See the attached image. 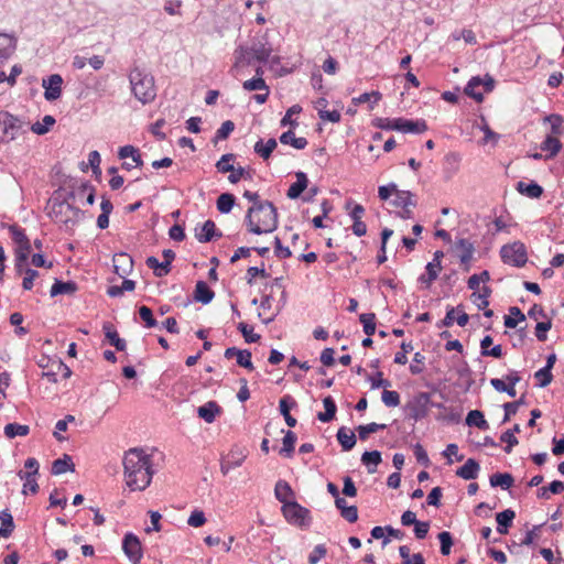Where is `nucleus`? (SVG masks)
Listing matches in <instances>:
<instances>
[{"mask_svg":"<svg viewBox=\"0 0 564 564\" xmlns=\"http://www.w3.org/2000/svg\"><path fill=\"white\" fill-rule=\"evenodd\" d=\"M243 197L252 203L245 217L248 231L254 235L274 231L279 225L278 209L274 204L270 200H260L257 192L245 191Z\"/></svg>","mask_w":564,"mask_h":564,"instance_id":"f257e3e1","label":"nucleus"},{"mask_svg":"<svg viewBox=\"0 0 564 564\" xmlns=\"http://www.w3.org/2000/svg\"><path fill=\"white\" fill-rule=\"evenodd\" d=\"M127 486L131 490H144L151 484L154 470L151 457L141 448H130L123 457Z\"/></svg>","mask_w":564,"mask_h":564,"instance_id":"f03ea898","label":"nucleus"},{"mask_svg":"<svg viewBox=\"0 0 564 564\" xmlns=\"http://www.w3.org/2000/svg\"><path fill=\"white\" fill-rule=\"evenodd\" d=\"M129 80L134 97L142 104L150 102L155 98L154 77L150 73L134 67L129 75Z\"/></svg>","mask_w":564,"mask_h":564,"instance_id":"7ed1b4c3","label":"nucleus"},{"mask_svg":"<svg viewBox=\"0 0 564 564\" xmlns=\"http://www.w3.org/2000/svg\"><path fill=\"white\" fill-rule=\"evenodd\" d=\"M272 53V47L267 41L258 40L251 46L239 45L235 52L234 68L243 67L251 64V58H246V55L253 54L254 61L259 63H267Z\"/></svg>","mask_w":564,"mask_h":564,"instance_id":"20e7f679","label":"nucleus"},{"mask_svg":"<svg viewBox=\"0 0 564 564\" xmlns=\"http://www.w3.org/2000/svg\"><path fill=\"white\" fill-rule=\"evenodd\" d=\"M77 193L72 189L67 192L61 203L54 204V218L65 225L66 228H70L78 224L84 217V212L73 205Z\"/></svg>","mask_w":564,"mask_h":564,"instance_id":"39448f33","label":"nucleus"},{"mask_svg":"<svg viewBox=\"0 0 564 564\" xmlns=\"http://www.w3.org/2000/svg\"><path fill=\"white\" fill-rule=\"evenodd\" d=\"M288 522L300 528H308L312 522L311 511L297 503L295 500L284 502L281 508Z\"/></svg>","mask_w":564,"mask_h":564,"instance_id":"423d86ee","label":"nucleus"},{"mask_svg":"<svg viewBox=\"0 0 564 564\" xmlns=\"http://www.w3.org/2000/svg\"><path fill=\"white\" fill-rule=\"evenodd\" d=\"M500 257L505 263L512 264L518 268L525 265L528 261L527 248L521 241H514L502 246L500 249Z\"/></svg>","mask_w":564,"mask_h":564,"instance_id":"0eeeda50","label":"nucleus"},{"mask_svg":"<svg viewBox=\"0 0 564 564\" xmlns=\"http://www.w3.org/2000/svg\"><path fill=\"white\" fill-rule=\"evenodd\" d=\"M430 403V393L419 392L405 404L404 410L410 419L420 421L427 415Z\"/></svg>","mask_w":564,"mask_h":564,"instance_id":"6e6552de","label":"nucleus"},{"mask_svg":"<svg viewBox=\"0 0 564 564\" xmlns=\"http://www.w3.org/2000/svg\"><path fill=\"white\" fill-rule=\"evenodd\" d=\"M26 124L25 121L7 111H0V128L8 141L15 139L20 133H24Z\"/></svg>","mask_w":564,"mask_h":564,"instance_id":"1a4fd4ad","label":"nucleus"},{"mask_svg":"<svg viewBox=\"0 0 564 564\" xmlns=\"http://www.w3.org/2000/svg\"><path fill=\"white\" fill-rule=\"evenodd\" d=\"M122 550L132 564H139L143 556L140 539L129 532L123 536Z\"/></svg>","mask_w":564,"mask_h":564,"instance_id":"9d476101","label":"nucleus"},{"mask_svg":"<svg viewBox=\"0 0 564 564\" xmlns=\"http://www.w3.org/2000/svg\"><path fill=\"white\" fill-rule=\"evenodd\" d=\"M395 131L403 133H423L427 130V124L424 119L410 120L405 118H395V124L393 126Z\"/></svg>","mask_w":564,"mask_h":564,"instance_id":"9b49d317","label":"nucleus"},{"mask_svg":"<svg viewBox=\"0 0 564 564\" xmlns=\"http://www.w3.org/2000/svg\"><path fill=\"white\" fill-rule=\"evenodd\" d=\"M63 78L58 74H53L43 79L42 86L45 88L44 97L48 101L56 100L62 95Z\"/></svg>","mask_w":564,"mask_h":564,"instance_id":"f8f14e48","label":"nucleus"},{"mask_svg":"<svg viewBox=\"0 0 564 564\" xmlns=\"http://www.w3.org/2000/svg\"><path fill=\"white\" fill-rule=\"evenodd\" d=\"M454 248L460 251L458 254L460 264L463 265L464 271L468 272L470 269V261L475 252L474 243L468 239L460 238L456 240Z\"/></svg>","mask_w":564,"mask_h":564,"instance_id":"ddd939ff","label":"nucleus"},{"mask_svg":"<svg viewBox=\"0 0 564 564\" xmlns=\"http://www.w3.org/2000/svg\"><path fill=\"white\" fill-rule=\"evenodd\" d=\"M112 261H113V271L120 278H124L126 275H129L132 272L133 260L128 253H126V252L116 253L113 256Z\"/></svg>","mask_w":564,"mask_h":564,"instance_id":"4468645a","label":"nucleus"},{"mask_svg":"<svg viewBox=\"0 0 564 564\" xmlns=\"http://www.w3.org/2000/svg\"><path fill=\"white\" fill-rule=\"evenodd\" d=\"M223 412L221 406L216 401H208L197 409L198 417L207 423H213L217 415Z\"/></svg>","mask_w":564,"mask_h":564,"instance_id":"2eb2a0df","label":"nucleus"},{"mask_svg":"<svg viewBox=\"0 0 564 564\" xmlns=\"http://www.w3.org/2000/svg\"><path fill=\"white\" fill-rule=\"evenodd\" d=\"M223 234L220 231L216 230V225L213 220L208 219L206 220L200 229V232L196 230L195 237L199 242H209L214 238H220Z\"/></svg>","mask_w":564,"mask_h":564,"instance_id":"dca6fc26","label":"nucleus"},{"mask_svg":"<svg viewBox=\"0 0 564 564\" xmlns=\"http://www.w3.org/2000/svg\"><path fill=\"white\" fill-rule=\"evenodd\" d=\"M78 290V285L74 281H62L55 279L53 285L51 286L50 295L55 297L57 295L66 294L73 295Z\"/></svg>","mask_w":564,"mask_h":564,"instance_id":"f3484780","label":"nucleus"},{"mask_svg":"<svg viewBox=\"0 0 564 564\" xmlns=\"http://www.w3.org/2000/svg\"><path fill=\"white\" fill-rule=\"evenodd\" d=\"M480 466L474 458H468L466 463L456 470V475L465 480L476 479Z\"/></svg>","mask_w":564,"mask_h":564,"instance_id":"a211bd4d","label":"nucleus"},{"mask_svg":"<svg viewBox=\"0 0 564 564\" xmlns=\"http://www.w3.org/2000/svg\"><path fill=\"white\" fill-rule=\"evenodd\" d=\"M516 512L512 509H506L496 514L497 531L500 534H507L510 527H512Z\"/></svg>","mask_w":564,"mask_h":564,"instance_id":"6ab92c4d","label":"nucleus"},{"mask_svg":"<svg viewBox=\"0 0 564 564\" xmlns=\"http://www.w3.org/2000/svg\"><path fill=\"white\" fill-rule=\"evenodd\" d=\"M516 188L520 194L529 198H540L544 192L543 187L534 181L530 183L520 181L517 183Z\"/></svg>","mask_w":564,"mask_h":564,"instance_id":"aec40b11","label":"nucleus"},{"mask_svg":"<svg viewBox=\"0 0 564 564\" xmlns=\"http://www.w3.org/2000/svg\"><path fill=\"white\" fill-rule=\"evenodd\" d=\"M102 328L105 332V336L111 346H113L118 351L126 350V340L120 338L118 332L113 328L112 324L107 322L104 324Z\"/></svg>","mask_w":564,"mask_h":564,"instance_id":"412c9836","label":"nucleus"},{"mask_svg":"<svg viewBox=\"0 0 564 564\" xmlns=\"http://www.w3.org/2000/svg\"><path fill=\"white\" fill-rule=\"evenodd\" d=\"M215 296L214 291L204 281H198L195 285L194 300L202 304H208Z\"/></svg>","mask_w":564,"mask_h":564,"instance_id":"4be33fe9","label":"nucleus"},{"mask_svg":"<svg viewBox=\"0 0 564 564\" xmlns=\"http://www.w3.org/2000/svg\"><path fill=\"white\" fill-rule=\"evenodd\" d=\"M336 437L345 452L351 451L357 442L355 433L345 426L338 430Z\"/></svg>","mask_w":564,"mask_h":564,"instance_id":"5701e85b","label":"nucleus"},{"mask_svg":"<svg viewBox=\"0 0 564 564\" xmlns=\"http://www.w3.org/2000/svg\"><path fill=\"white\" fill-rule=\"evenodd\" d=\"M51 471L53 475H62L66 471H75V464L73 463L69 455L64 454L62 458H57L53 462Z\"/></svg>","mask_w":564,"mask_h":564,"instance_id":"b1692460","label":"nucleus"},{"mask_svg":"<svg viewBox=\"0 0 564 564\" xmlns=\"http://www.w3.org/2000/svg\"><path fill=\"white\" fill-rule=\"evenodd\" d=\"M323 404L325 408L324 412L317 413V419L321 422L328 423L335 419L337 406L334 399L330 395H327L323 399Z\"/></svg>","mask_w":564,"mask_h":564,"instance_id":"393cba45","label":"nucleus"},{"mask_svg":"<svg viewBox=\"0 0 564 564\" xmlns=\"http://www.w3.org/2000/svg\"><path fill=\"white\" fill-rule=\"evenodd\" d=\"M276 147L278 142L274 138H270L265 143L260 139L254 144L253 150L259 156L267 161L271 156L272 152L276 149Z\"/></svg>","mask_w":564,"mask_h":564,"instance_id":"a878e982","label":"nucleus"},{"mask_svg":"<svg viewBox=\"0 0 564 564\" xmlns=\"http://www.w3.org/2000/svg\"><path fill=\"white\" fill-rule=\"evenodd\" d=\"M444 257V252L437 250L434 252L433 260L429 262L425 267L427 272V280L435 281L438 276L440 271L442 270V258Z\"/></svg>","mask_w":564,"mask_h":564,"instance_id":"bb28decb","label":"nucleus"},{"mask_svg":"<svg viewBox=\"0 0 564 564\" xmlns=\"http://www.w3.org/2000/svg\"><path fill=\"white\" fill-rule=\"evenodd\" d=\"M394 195L395 198L391 202L394 207L405 208L416 206V202L413 199L414 194L412 192L398 189Z\"/></svg>","mask_w":564,"mask_h":564,"instance_id":"cd10ccee","label":"nucleus"},{"mask_svg":"<svg viewBox=\"0 0 564 564\" xmlns=\"http://www.w3.org/2000/svg\"><path fill=\"white\" fill-rule=\"evenodd\" d=\"M468 426H476L479 430L486 431L489 429L488 422L485 420V415L479 410H471L468 412L466 420Z\"/></svg>","mask_w":564,"mask_h":564,"instance_id":"c85d7f7f","label":"nucleus"},{"mask_svg":"<svg viewBox=\"0 0 564 564\" xmlns=\"http://www.w3.org/2000/svg\"><path fill=\"white\" fill-rule=\"evenodd\" d=\"M0 521H1V528H0L1 538H9L12 534L15 525H14L13 517L8 509L0 511Z\"/></svg>","mask_w":564,"mask_h":564,"instance_id":"c756f323","label":"nucleus"},{"mask_svg":"<svg viewBox=\"0 0 564 564\" xmlns=\"http://www.w3.org/2000/svg\"><path fill=\"white\" fill-rule=\"evenodd\" d=\"M382 462L381 453L379 451H366L361 455V463L367 466L368 473L373 474L376 467Z\"/></svg>","mask_w":564,"mask_h":564,"instance_id":"7c9ffc66","label":"nucleus"},{"mask_svg":"<svg viewBox=\"0 0 564 564\" xmlns=\"http://www.w3.org/2000/svg\"><path fill=\"white\" fill-rule=\"evenodd\" d=\"M279 140L282 144H290L297 150H303L307 145V140L303 137L296 138L292 130L283 132Z\"/></svg>","mask_w":564,"mask_h":564,"instance_id":"2f4dec72","label":"nucleus"},{"mask_svg":"<svg viewBox=\"0 0 564 564\" xmlns=\"http://www.w3.org/2000/svg\"><path fill=\"white\" fill-rule=\"evenodd\" d=\"M489 482L491 487L509 489L513 485L514 478L509 473H496L490 476Z\"/></svg>","mask_w":564,"mask_h":564,"instance_id":"473e14b6","label":"nucleus"},{"mask_svg":"<svg viewBox=\"0 0 564 564\" xmlns=\"http://www.w3.org/2000/svg\"><path fill=\"white\" fill-rule=\"evenodd\" d=\"M147 265L153 270L154 275L158 278L165 276L171 271V265L167 261L160 262L155 257L151 256L145 260Z\"/></svg>","mask_w":564,"mask_h":564,"instance_id":"72a5a7b5","label":"nucleus"},{"mask_svg":"<svg viewBox=\"0 0 564 564\" xmlns=\"http://www.w3.org/2000/svg\"><path fill=\"white\" fill-rule=\"evenodd\" d=\"M119 159H127L131 158L132 161L135 163V166L140 167L143 165V160L141 158L140 151L138 148L133 145H123L118 151Z\"/></svg>","mask_w":564,"mask_h":564,"instance_id":"f704fd0d","label":"nucleus"},{"mask_svg":"<svg viewBox=\"0 0 564 564\" xmlns=\"http://www.w3.org/2000/svg\"><path fill=\"white\" fill-rule=\"evenodd\" d=\"M480 84H481V77L474 76L468 80V83L464 89L465 95H467L469 98H473L477 102H481L484 100V95L480 91L476 90V88L479 87Z\"/></svg>","mask_w":564,"mask_h":564,"instance_id":"c9c22d12","label":"nucleus"},{"mask_svg":"<svg viewBox=\"0 0 564 564\" xmlns=\"http://www.w3.org/2000/svg\"><path fill=\"white\" fill-rule=\"evenodd\" d=\"M246 459V455L242 453H230V459L223 460L220 464V470L223 475H227L231 469L239 467L243 460Z\"/></svg>","mask_w":564,"mask_h":564,"instance_id":"e433bc0d","label":"nucleus"},{"mask_svg":"<svg viewBox=\"0 0 564 564\" xmlns=\"http://www.w3.org/2000/svg\"><path fill=\"white\" fill-rule=\"evenodd\" d=\"M236 197L231 193H223L218 196L216 200V206L219 213L228 214L231 212L235 206Z\"/></svg>","mask_w":564,"mask_h":564,"instance_id":"4c0bfd02","label":"nucleus"},{"mask_svg":"<svg viewBox=\"0 0 564 564\" xmlns=\"http://www.w3.org/2000/svg\"><path fill=\"white\" fill-rule=\"evenodd\" d=\"M274 495L275 498L284 505V502H290L288 498L293 497L294 491L289 485V482H286L285 480H279L275 484Z\"/></svg>","mask_w":564,"mask_h":564,"instance_id":"58836bf2","label":"nucleus"},{"mask_svg":"<svg viewBox=\"0 0 564 564\" xmlns=\"http://www.w3.org/2000/svg\"><path fill=\"white\" fill-rule=\"evenodd\" d=\"M2 228H8V230L10 231L11 234V239L12 241L18 246V245H21V243H26V241H29L30 239L28 238L25 231L23 228H21L20 226H18L17 224H12V225H8V224H4L2 223L1 224Z\"/></svg>","mask_w":564,"mask_h":564,"instance_id":"ea45409f","label":"nucleus"},{"mask_svg":"<svg viewBox=\"0 0 564 564\" xmlns=\"http://www.w3.org/2000/svg\"><path fill=\"white\" fill-rule=\"evenodd\" d=\"M561 141L553 135H547L545 140L541 143V150L550 152L549 155H546V159L555 156L561 151Z\"/></svg>","mask_w":564,"mask_h":564,"instance_id":"a19ab883","label":"nucleus"},{"mask_svg":"<svg viewBox=\"0 0 564 564\" xmlns=\"http://www.w3.org/2000/svg\"><path fill=\"white\" fill-rule=\"evenodd\" d=\"M296 440H297L296 434L293 431H291V430L286 431L284 434V437L282 440L283 446L280 449V454L285 457H291L294 453V446H295Z\"/></svg>","mask_w":564,"mask_h":564,"instance_id":"79ce46f5","label":"nucleus"},{"mask_svg":"<svg viewBox=\"0 0 564 564\" xmlns=\"http://www.w3.org/2000/svg\"><path fill=\"white\" fill-rule=\"evenodd\" d=\"M0 40L8 42V46L0 45V58H9L17 48V39L14 35L0 33Z\"/></svg>","mask_w":564,"mask_h":564,"instance_id":"37998d69","label":"nucleus"},{"mask_svg":"<svg viewBox=\"0 0 564 564\" xmlns=\"http://www.w3.org/2000/svg\"><path fill=\"white\" fill-rule=\"evenodd\" d=\"M491 293L492 290L489 286L484 285L481 288V292H474L470 295V299L473 300L474 303L477 304L478 310H485L489 305L488 297L491 295Z\"/></svg>","mask_w":564,"mask_h":564,"instance_id":"c03bdc74","label":"nucleus"},{"mask_svg":"<svg viewBox=\"0 0 564 564\" xmlns=\"http://www.w3.org/2000/svg\"><path fill=\"white\" fill-rule=\"evenodd\" d=\"M509 313L510 315L503 318V324L507 328H516L519 322L525 321V315L517 306H511Z\"/></svg>","mask_w":564,"mask_h":564,"instance_id":"a18cd8bd","label":"nucleus"},{"mask_svg":"<svg viewBox=\"0 0 564 564\" xmlns=\"http://www.w3.org/2000/svg\"><path fill=\"white\" fill-rule=\"evenodd\" d=\"M30 432L28 425H22L19 423H9L4 426V435L8 438H14L15 436H25Z\"/></svg>","mask_w":564,"mask_h":564,"instance_id":"49530a36","label":"nucleus"},{"mask_svg":"<svg viewBox=\"0 0 564 564\" xmlns=\"http://www.w3.org/2000/svg\"><path fill=\"white\" fill-rule=\"evenodd\" d=\"M387 427L386 424H380V423H376V422H372V423H369L367 425H359L357 426V432H358V436L361 441H366L369 435L371 433H376L380 430H384Z\"/></svg>","mask_w":564,"mask_h":564,"instance_id":"de8ad7c7","label":"nucleus"},{"mask_svg":"<svg viewBox=\"0 0 564 564\" xmlns=\"http://www.w3.org/2000/svg\"><path fill=\"white\" fill-rule=\"evenodd\" d=\"M359 321L362 324L364 332L367 336H372L376 333L375 313H364L359 316Z\"/></svg>","mask_w":564,"mask_h":564,"instance_id":"09e8293b","label":"nucleus"},{"mask_svg":"<svg viewBox=\"0 0 564 564\" xmlns=\"http://www.w3.org/2000/svg\"><path fill=\"white\" fill-rule=\"evenodd\" d=\"M55 122L56 121H55V118L53 116L46 115V116H44L42 123L37 121V122L33 123L30 129L34 133H36L39 135H43V134H45L46 132L50 131V128L52 126H54Z\"/></svg>","mask_w":564,"mask_h":564,"instance_id":"8fccbe9b","label":"nucleus"},{"mask_svg":"<svg viewBox=\"0 0 564 564\" xmlns=\"http://www.w3.org/2000/svg\"><path fill=\"white\" fill-rule=\"evenodd\" d=\"M545 121L551 123V132L554 135H562L564 133L563 117L557 113L549 115L544 118Z\"/></svg>","mask_w":564,"mask_h":564,"instance_id":"3c124183","label":"nucleus"},{"mask_svg":"<svg viewBox=\"0 0 564 564\" xmlns=\"http://www.w3.org/2000/svg\"><path fill=\"white\" fill-rule=\"evenodd\" d=\"M236 155L234 153L224 154L216 163V169L219 173H235V166L229 162L234 161Z\"/></svg>","mask_w":564,"mask_h":564,"instance_id":"603ef678","label":"nucleus"},{"mask_svg":"<svg viewBox=\"0 0 564 564\" xmlns=\"http://www.w3.org/2000/svg\"><path fill=\"white\" fill-rule=\"evenodd\" d=\"M139 316L144 323V327L147 328H153L158 326V321L155 319L153 312L150 307L142 305L138 310Z\"/></svg>","mask_w":564,"mask_h":564,"instance_id":"864d4df0","label":"nucleus"},{"mask_svg":"<svg viewBox=\"0 0 564 564\" xmlns=\"http://www.w3.org/2000/svg\"><path fill=\"white\" fill-rule=\"evenodd\" d=\"M437 539L441 543V553L444 556L449 555L451 549L453 546V536L448 531H442L438 533Z\"/></svg>","mask_w":564,"mask_h":564,"instance_id":"5fc2aeb1","label":"nucleus"},{"mask_svg":"<svg viewBox=\"0 0 564 564\" xmlns=\"http://www.w3.org/2000/svg\"><path fill=\"white\" fill-rule=\"evenodd\" d=\"M235 130V123L231 120H226L221 123L220 128L217 130L213 142L216 144L218 140H225L229 137V134Z\"/></svg>","mask_w":564,"mask_h":564,"instance_id":"6e6d98bb","label":"nucleus"},{"mask_svg":"<svg viewBox=\"0 0 564 564\" xmlns=\"http://www.w3.org/2000/svg\"><path fill=\"white\" fill-rule=\"evenodd\" d=\"M242 87L245 90L253 91V90H267L269 91V86L265 84L262 77H253L243 82Z\"/></svg>","mask_w":564,"mask_h":564,"instance_id":"4d7b16f0","label":"nucleus"},{"mask_svg":"<svg viewBox=\"0 0 564 564\" xmlns=\"http://www.w3.org/2000/svg\"><path fill=\"white\" fill-rule=\"evenodd\" d=\"M238 330L242 334L246 343H257L260 339L259 334H253V327L245 322L238 324Z\"/></svg>","mask_w":564,"mask_h":564,"instance_id":"13d9d810","label":"nucleus"},{"mask_svg":"<svg viewBox=\"0 0 564 564\" xmlns=\"http://www.w3.org/2000/svg\"><path fill=\"white\" fill-rule=\"evenodd\" d=\"M18 476L21 479H25V482H24V486H23V494L24 495L26 494V489H29L32 494H36L37 492L39 485L36 482V479L34 478V476H32V474H24L23 470H20L18 473Z\"/></svg>","mask_w":564,"mask_h":564,"instance_id":"bf43d9fd","label":"nucleus"},{"mask_svg":"<svg viewBox=\"0 0 564 564\" xmlns=\"http://www.w3.org/2000/svg\"><path fill=\"white\" fill-rule=\"evenodd\" d=\"M535 379H538V387L539 388H545L549 386L553 380L552 371L549 370V368H541L534 373Z\"/></svg>","mask_w":564,"mask_h":564,"instance_id":"052dcab7","label":"nucleus"},{"mask_svg":"<svg viewBox=\"0 0 564 564\" xmlns=\"http://www.w3.org/2000/svg\"><path fill=\"white\" fill-rule=\"evenodd\" d=\"M251 351L248 350V349H240V351L238 352L237 355V365L242 367V368H246L248 370H253L254 367H253V364L251 361Z\"/></svg>","mask_w":564,"mask_h":564,"instance_id":"680f3d73","label":"nucleus"},{"mask_svg":"<svg viewBox=\"0 0 564 564\" xmlns=\"http://www.w3.org/2000/svg\"><path fill=\"white\" fill-rule=\"evenodd\" d=\"M381 399L384 405L389 408H394L400 404V394L397 391L384 389Z\"/></svg>","mask_w":564,"mask_h":564,"instance_id":"e2e57ef3","label":"nucleus"},{"mask_svg":"<svg viewBox=\"0 0 564 564\" xmlns=\"http://www.w3.org/2000/svg\"><path fill=\"white\" fill-rule=\"evenodd\" d=\"M302 111V107L300 105H293L290 107L285 113V116L281 120V126L285 127L290 124L291 127L295 128L299 123L296 120H292L293 115H299Z\"/></svg>","mask_w":564,"mask_h":564,"instance_id":"0e129e2a","label":"nucleus"},{"mask_svg":"<svg viewBox=\"0 0 564 564\" xmlns=\"http://www.w3.org/2000/svg\"><path fill=\"white\" fill-rule=\"evenodd\" d=\"M241 178H245V180L252 178L251 172L249 170H246L242 166L235 167V173L230 172V174L228 176V181L231 184H237Z\"/></svg>","mask_w":564,"mask_h":564,"instance_id":"69168bd1","label":"nucleus"},{"mask_svg":"<svg viewBox=\"0 0 564 564\" xmlns=\"http://www.w3.org/2000/svg\"><path fill=\"white\" fill-rule=\"evenodd\" d=\"M413 451L417 463L424 467H429L431 462L424 447L420 443H416L413 446Z\"/></svg>","mask_w":564,"mask_h":564,"instance_id":"338daca9","label":"nucleus"},{"mask_svg":"<svg viewBox=\"0 0 564 564\" xmlns=\"http://www.w3.org/2000/svg\"><path fill=\"white\" fill-rule=\"evenodd\" d=\"M31 250H32V243L31 241H26V243H21V245H18L17 248H15V251H14V256L17 258H19V260L21 262L23 261H28L29 257H30V253H31Z\"/></svg>","mask_w":564,"mask_h":564,"instance_id":"774afa93","label":"nucleus"}]
</instances>
